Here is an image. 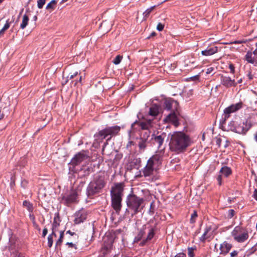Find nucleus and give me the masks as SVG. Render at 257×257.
<instances>
[{
  "instance_id": "864d4df0",
  "label": "nucleus",
  "mask_w": 257,
  "mask_h": 257,
  "mask_svg": "<svg viewBox=\"0 0 257 257\" xmlns=\"http://www.w3.org/2000/svg\"><path fill=\"white\" fill-rule=\"evenodd\" d=\"M237 254H238V252L236 250H234L233 251H232L230 253V256L231 257H235L237 255Z\"/></svg>"
},
{
  "instance_id": "e2e57ef3",
  "label": "nucleus",
  "mask_w": 257,
  "mask_h": 257,
  "mask_svg": "<svg viewBox=\"0 0 257 257\" xmlns=\"http://www.w3.org/2000/svg\"><path fill=\"white\" fill-rule=\"evenodd\" d=\"M232 43H233V44H240L241 42H240V41H234V42H232Z\"/></svg>"
},
{
  "instance_id": "c9c22d12",
  "label": "nucleus",
  "mask_w": 257,
  "mask_h": 257,
  "mask_svg": "<svg viewBox=\"0 0 257 257\" xmlns=\"http://www.w3.org/2000/svg\"><path fill=\"white\" fill-rule=\"evenodd\" d=\"M122 57L121 56H120V55L116 56L113 60V64H114L115 65L119 64L120 63V62L122 60Z\"/></svg>"
},
{
  "instance_id": "774afa93",
  "label": "nucleus",
  "mask_w": 257,
  "mask_h": 257,
  "mask_svg": "<svg viewBox=\"0 0 257 257\" xmlns=\"http://www.w3.org/2000/svg\"><path fill=\"white\" fill-rule=\"evenodd\" d=\"M82 79V76H80L79 79V82H81Z\"/></svg>"
},
{
  "instance_id": "ddd939ff",
  "label": "nucleus",
  "mask_w": 257,
  "mask_h": 257,
  "mask_svg": "<svg viewBox=\"0 0 257 257\" xmlns=\"http://www.w3.org/2000/svg\"><path fill=\"white\" fill-rule=\"evenodd\" d=\"M87 216L86 211L82 209L77 211L74 214V222L75 224H79L86 220Z\"/></svg>"
},
{
  "instance_id": "f257e3e1",
  "label": "nucleus",
  "mask_w": 257,
  "mask_h": 257,
  "mask_svg": "<svg viewBox=\"0 0 257 257\" xmlns=\"http://www.w3.org/2000/svg\"><path fill=\"white\" fill-rule=\"evenodd\" d=\"M191 145V140L188 136L181 132H174L171 135L169 148L176 154L184 152Z\"/></svg>"
},
{
  "instance_id": "f3484780",
  "label": "nucleus",
  "mask_w": 257,
  "mask_h": 257,
  "mask_svg": "<svg viewBox=\"0 0 257 257\" xmlns=\"http://www.w3.org/2000/svg\"><path fill=\"white\" fill-rule=\"evenodd\" d=\"M220 81L221 84L226 87H230L232 86H235L236 84L234 79H231L229 76L224 75L221 76Z\"/></svg>"
},
{
  "instance_id": "a878e982",
  "label": "nucleus",
  "mask_w": 257,
  "mask_h": 257,
  "mask_svg": "<svg viewBox=\"0 0 257 257\" xmlns=\"http://www.w3.org/2000/svg\"><path fill=\"white\" fill-rule=\"evenodd\" d=\"M232 173L231 169L227 166L222 167L220 170L219 173L224 176L227 177Z\"/></svg>"
},
{
  "instance_id": "a211bd4d",
  "label": "nucleus",
  "mask_w": 257,
  "mask_h": 257,
  "mask_svg": "<svg viewBox=\"0 0 257 257\" xmlns=\"http://www.w3.org/2000/svg\"><path fill=\"white\" fill-rule=\"evenodd\" d=\"M164 120L167 122H171L174 125L178 126L179 122L177 117V111H171L165 118Z\"/></svg>"
},
{
  "instance_id": "37998d69",
  "label": "nucleus",
  "mask_w": 257,
  "mask_h": 257,
  "mask_svg": "<svg viewBox=\"0 0 257 257\" xmlns=\"http://www.w3.org/2000/svg\"><path fill=\"white\" fill-rule=\"evenodd\" d=\"M3 106V102H2V97L0 96V120L3 119L4 117V114L2 111V108Z\"/></svg>"
},
{
  "instance_id": "09e8293b",
  "label": "nucleus",
  "mask_w": 257,
  "mask_h": 257,
  "mask_svg": "<svg viewBox=\"0 0 257 257\" xmlns=\"http://www.w3.org/2000/svg\"><path fill=\"white\" fill-rule=\"evenodd\" d=\"M229 68L230 70V72L232 74L234 73V67L233 64H231L229 65Z\"/></svg>"
},
{
  "instance_id": "72a5a7b5",
  "label": "nucleus",
  "mask_w": 257,
  "mask_h": 257,
  "mask_svg": "<svg viewBox=\"0 0 257 257\" xmlns=\"http://www.w3.org/2000/svg\"><path fill=\"white\" fill-rule=\"evenodd\" d=\"M155 6H153L148 9L145 11V12L143 13L144 18L146 19L149 16L150 14L152 12V11L155 8Z\"/></svg>"
},
{
  "instance_id": "69168bd1",
  "label": "nucleus",
  "mask_w": 257,
  "mask_h": 257,
  "mask_svg": "<svg viewBox=\"0 0 257 257\" xmlns=\"http://www.w3.org/2000/svg\"><path fill=\"white\" fill-rule=\"evenodd\" d=\"M33 19L35 21H36L37 20V17L36 16H35L34 17H33Z\"/></svg>"
},
{
  "instance_id": "4be33fe9",
  "label": "nucleus",
  "mask_w": 257,
  "mask_h": 257,
  "mask_svg": "<svg viewBox=\"0 0 257 257\" xmlns=\"http://www.w3.org/2000/svg\"><path fill=\"white\" fill-rule=\"evenodd\" d=\"M94 137L100 140H103L104 139H107L109 137V135L107 133V131L106 127L99 131L97 133L95 134Z\"/></svg>"
},
{
  "instance_id": "58836bf2",
  "label": "nucleus",
  "mask_w": 257,
  "mask_h": 257,
  "mask_svg": "<svg viewBox=\"0 0 257 257\" xmlns=\"http://www.w3.org/2000/svg\"><path fill=\"white\" fill-rule=\"evenodd\" d=\"M195 249V248L193 247H188V254L189 257H194V251Z\"/></svg>"
},
{
  "instance_id": "5701e85b",
  "label": "nucleus",
  "mask_w": 257,
  "mask_h": 257,
  "mask_svg": "<svg viewBox=\"0 0 257 257\" xmlns=\"http://www.w3.org/2000/svg\"><path fill=\"white\" fill-rule=\"evenodd\" d=\"M161 110L160 107L156 104H153L150 108L149 114L153 116H156L158 115Z\"/></svg>"
},
{
  "instance_id": "f704fd0d",
  "label": "nucleus",
  "mask_w": 257,
  "mask_h": 257,
  "mask_svg": "<svg viewBox=\"0 0 257 257\" xmlns=\"http://www.w3.org/2000/svg\"><path fill=\"white\" fill-rule=\"evenodd\" d=\"M77 74H78V72H75L73 74H69L67 76V77L65 82H63L62 83L63 85H64V84H66L69 79H73L74 77L76 76L77 75Z\"/></svg>"
},
{
  "instance_id": "6e6552de",
  "label": "nucleus",
  "mask_w": 257,
  "mask_h": 257,
  "mask_svg": "<svg viewBox=\"0 0 257 257\" xmlns=\"http://www.w3.org/2000/svg\"><path fill=\"white\" fill-rule=\"evenodd\" d=\"M231 235L234 240L238 243L245 242L249 237L248 230L239 226L235 227L231 232Z\"/></svg>"
},
{
  "instance_id": "6ab92c4d",
  "label": "nucleus",
  "mask_w": 257,
  "mask_h": 257,
  "mask_svg": "<svg viewBox=\"0 0 257 257\" xmlns=\"http://www.w3.org/2000/svg\"><path fill=\"white\" fill-rule=\"evenodd\" d=\"M106 128L109 135L107 141H110L113 137L117 135L120 130V127L117 125L106 127Z\"/></svg>"
},
{
  "instance_id": "6e6d98bb",
  "label": "nucleus",
  "mask_w": 257,
  "mask_h": 257,
  "mask_svg": "<svg viewBox=\"0 0 257 257\" xmlns=\"http://www.w3.org/2000/svg\"><path fill=\"white\" fill-rule=\"evenodd\" d=\"M66 245H68L70 247H75V248H76V247H75V244L73 243L72 242H67Z\"/></svg>"
},
{
  "instance_id": "4c0bfd02",
  "label": "nucleus",
  "mask_w": 257,
  "mask_h": 257,
  "mask_svg": "<svg viewBox=\"0 0 257 257\" xmlns=\"http://www.w3.org/2000/svg\"><path fill=\"white\" fill-rule=\"evenodd\" d=\"M257 250V242L256 243L249 248L248 250V255H251Z\"/></svg>"
},
{
  "instance_id": "0eeeda50",
  "label": "nucleus",
  "mask_w": 257,
  "mask_h": 257,
  "mask_svg": "<svg viewBox=\"0 0 257 257\" xmlns=\"http://www.w3.org/2000/svg\"><path fill=\"white\" fill-rule=\"evenodd\" d=\"M144 201V198L138 197L134 194L127 195L126 203L128 209L133 212L132 216L141 211L143 208L142 204Z\"/></svg>"
},
{
  "instance_id": "a19ab883",
  "label": "nucleus",
  "mask_w": 257,
  "mask_h": 257,
  "mask_svg": "<svg viewBox=\"0 0 257 257\" xmlns=\"http://www.w3.org/2000/svg\"><path fill=\"white\" fill-rule=\"evenodd\" d=\"M45 0H38L37 2V6L39 9H42L45 4Z\"/></svg>"
},
{
  "instance_id": "473e14b6",
  "label": "nucleus",
  "mask_w": 257,
  "mask_h": 257,
  "mask_svg": "<svg viewBox=\"0 0 257 257\" xmlns=\"http://www.w3.org/2000/svg\"><path fill=\"white\" fill-rule=\"evenodd\" d=\"M64 230L60 231L59 238L58 239V240L57 241V242L56 243V246H60L61 244V243L63 241V237H64Z\"/></svg>"
},
{
  "instance_id": "393cba45",
  "label": "nucleus",
  "mask_w": 257,
  "mask_h": 257,
  "mask_svg": "<svg viewBox=\"0 0 257 257\" xmlns=\"http://www.w3.org/2000/svg\"><path fill=\"white\" fill-rule=\"evenodd\" d=\"M91 168L87 167V168H83L79 170L78 172V176L80 178L85 177L88 176L91 172Z\"/></svg>"
},
{
  "instance_id": "8fccbe9b",
  "label": "nucleus",
  "mask_w": 257,
  "mask_h": 257,
  "mask_svg": "<svg viewBox=\"0 0 257 257\" xmlns=\"http://www.w3.org/2000/svg\"><path fill=\"white\" fill-rule=\"evenodd\" d=\"M48 233V229L47 228H44L43 230L42 236L45 237Z\"/></svg>"
},
{
  "instance_id": "423d86ee",
  "label": "nucleus",
  "mask_w": 257,
  "mask_h": 257,
  "mask_svg": "<svg viewBox=\"0 0 257 257\" xmlns=\"http://www.w3.org/2000/svg\"><path fill=\"white\" fill-rule=\"evenodd\" d=\"M104 177L98 175L94 177L88 184L86 189L88 196H92L99 193L105 185Z\"/></svg>"
},
{
  "instance_id": "338daca9",
  "label": "nucleus",
  "mask_w": 257,
  "mask_h": 257,
  "mask_svg": "<svg viewBox=\"0 0 257 257\" xmlns=\"http://www.w3.org/2000/svg\"><path fill=\"white\" fill-rule=\"evenodd\" d=\"M34 224L36 226V227L38 228V229L39 230H40V228H38V226L37 225H36V224L35 223V222H34Z\"/></svg>"
},
{
  "instance_id": "c85d7f7f",
  "label": "nucleus",
  "mask_w": 257,
  "mask_h": 257,
  "mask_svg": "<svg viewBox=\"0 0 257 257\" xmlns=\"http://www.w3.org/2000/svg\"><path fill=\"white\" fill-rule=\"evenodd\" d=\"M23 206L26 208V209L30 212H32L33 211V206L32 203H31L30 202L25 200L23 201Z\"/></svg>"
},
{
  "instance_id": "13d9d810",
  "label": "nucleus",
  "mask_w": 257,
  "mask_h": 257,
  "mask_svg": "<svg viewBox=\"0 0 257 257\" xmlns=\"http://www.w3.org/2000/svg\"><path fill=\"white\" fill-rule=\"evenodd\" d=\"M221 142V139L220 138H218L216 140V144L218 145V147H220V144Z\"/></svg>"
},
{
  "instance_id": "39448f33",
  "label": "nucleus",
  "mask_w": 257,
  "mask_h": 257,
  "mask_svg": "<svg viewBox=\"0 0 257 257\" xmlns=\"http://www.w3.org/2000/svg\"><path fill=\"white\" fill-rule=\"evenodd\" d=\"M252 123V117L250 116L246 119H237L231 121L228 126L231 131L239 134L244 135L251 127Z\"/></svg>"
},
{
  "instance_id": "e433bc0d",
  "label": "nucleus",
  "mask_w": 257,
  "mask_h": 257,
  "mask_svg": "<svg viewBox=\"0 0 257 257\" xmlns=\"http://www.w3.org/2000/svg\"><path fill=\"white\" fill-rule=\"evenodd\" d=\"M10 24L8 22V21L6 22V23L4 25V27L2 28V30H0V35L1 34H3L5 31H6L7 29H8L10 27Z\"/></svg>"
},
{
  "instance_id": "7ed1b4c3",
  "label": "nucleus",
  "mask_w": 257,
  "mask_h": 257,
  "mask_svg": "<svg viewBox=\"0 0 257 257\" xmlns=\"http://www.w3.org/2000/svg\"><path fill=\"white\" fill-rule=\"evenodd\" d=\"M157 226L149 224H144L138 229L137 235L135 237L134 242L139 243V245L143 246L147 245L154 237L157 232Z\"/></svg>"
},
{
  "instance_id": "ea45409f",
  "label": "nucleus",
  "mask_w": 257,
  "mask_h": 257,
  "mask_svg": "<svg viewBox=\"0 0 257 257\" xmlns=\"http://www.w3.org/2000/svg\"><path fill=\"white\" fill-rule=\"evenodd\" d=\"M197 217V214L196 211H194V212L191 214V218H190V223H194L195 222L196 218Z\"/></svg>"
},
{
  "instance_id": "49530a36",
  "label": "nucleus",
  "mask_w": 257,
  "mask_h": 257,
  "mask_svg": "<svg viewBox=\"0 0 257 257\" xmlns=\"http://www.w3.org/2000/svg\"><path fill=\"white\" fill-rule=\"evenodd\" d=\"M234 215V211L233 209H230L228 212V217L229 218L232 217Z\"/></svg>"
},
{
  "instance_id": "cd10ccee",
  "label": "nucleus",
  "mask_w": 257,
  "mask_h": 257,
  "mask_svg": "<svg viewBox=\"0 0 257 257\" xmlns=\"http://www.w3.org/2000/svg\"><path fill=\"white\" fill-rule=\"evenodd\" d=\"M29 19V17L25 14L23 17L22 22L21 24L20 28L22 29H24L28 24Z\"/></svg>"
},
{
  "instance_id": "c756f323",
  "label": "nucleus",
  "mask_w": 257,
  "mask_h": 257,
  "mask_svg": "<svg viewBox=\"0 0 257 257\" xmlns=\"http://www.w3.org/2000/svg\"><path fill=\"white\" fill-rule=\"evenodd\" d=\"M151 132L150 130L142 131L141 133L140 138L143 139L148 140L150 136Z\"/></svg>"
},
{
  "instance_id": "603ef678",
  "label": "nucleus",
  "mask_w": 257,
  "mask_h": 257,
  "mask_svg": "<svg viewBox=\"0 0 257 257\" xmlns=\"http://www.w3.org/2000/svg\"><path fill=\"white\" fill-rule=\"evenodd\" d=\"M214 70V68L213 67H209L207 69V71H206V74H210Z\"/></svg>"
},
{
  "instance_id": "79ce46f5",
  "label": "nucleus",
  "mask_w": 257,
  "mask_h": 257,
  "mask_svg": "<svg viewBox=\"0 0 257 257\" xmlns=\"http://www.w3.org/2000/svg\"><path fill=\"white\" fill-rule=\"evenodd\" d=\"M112 245V241L111 240L110 241V242L108 244H104L102 248L103 249H105L106 251L110 249Z\"/></svg>"
},
{
  "instance_id": "f8f14e48",
  "label": "nucleus",
  "mask_w": 257,
  "mask_h": 257,
  "mask_svg": "<svg viewBox=\"0 0 257 257\" xmlns=\"http://www.w3.org/2000/svg\"><path fill=\"white\" fill-rule=\"evenodd\" d=\"M88 156L84 151H81L76 154L71 159L70 164L73 167L80 164L82 161L87 159Z\"/></svg>"
},
{
  "instance_id": "1a4fd4ad",
  "label": "nucleus",
  "mask_w": 257,
  "mask_h": 257,
  "mask_svg": "<svg viewBox=\"0 0 257 257\" xmlns=\"http://www.w3.org/2000/svg\"><path fill=\"white\" fill-rule=\"evenodd\" d=\"M77 194L75 190H68L63 195L62 201L67 205L77 202Z\"/></svg>"
},
{
  "instance_id": "7c9ffc66",
  "label": "nucleus",
  "mask_w": 257,
  "mask_h": 257,
  "mask_svg": "<svg viewBox=\"0 0 257 257\" xmlns=\"http://www.w3.org/2000/svg\"><path fill=\"white\" fill-rule=\"evenodd\" d=\"M56 232H54V234H53L52 232V233L48 236V246L49 247H52L53 243V236L56 237Z\"/></svg>"
},
{
  "instance_id": "c03bdc74",
  "label": "nucleus",
  "mask_w": 257,
  "mask_h": 257,
  "mask_svg": "<svg viewBox=\"0 0 257 257\" xmlns=\"http://www.w3.org/2000/svg\"><path fill=\"white\" fill-rule=\"evenodd\" d=\"M13 257H24L23 255L18 251H15L13 252Z\"/></svg>"
},
{
  "instance_id": "5fc2aeb1",
  "label": "nucleus",
  "mask_w": 257,
  "mask_h": 257,
  "mask_svg": "<svg viewBox=\"0 0 257 257\" xmlns=\"http://www.w3.org/2000/svg\"><path fill=\"white\" fill-rule=\"evenodd\" d=\"M174 257H186V254L184 253H179L177 254Z\"/></svg>"
},
{
  "instance_id": "4468645a",
  "label": "nucleus",
  "mask_w": 257,
  "mask_h": 257,
  "mask_svg": "<svg viewBox=\"0 0 257 257\" xmlns=\"http://www.w3.org/2000/svg\"><path fill=\"white\" fill-rule=\"evenodd\" d=\"M178 106L177 101L172 99H167L164 101V108L168 110L178 111Z\"/></svg>"
},
{
  "instance_id": "9d476101",
  "label": "nucleus",
  "mask_w": 257,
  "mask_h": 257,
  "mask_svg": "<svg viewBox=\"0 0 257 257\" xmlns=\"http://www.w3.org/2000/svg\"><path fill=\"white\" fill-rule=\"evenodd\" d=\"M136 125L140 127L142 131L150 130L153 127L152 120L151 119L146 120L141 122L136 120L132 124L131 129L132 132H134L135 130H137L136 127Z\"/></svg>"
},
{
  "instance_id": "680f3d73",
  "label": "nucleus",
  "mask_w": 257,
  "mask_h": 257,
  "mask_svg": "<svg viewBox=\"0 0 257 257\" xmlns=\"http://www.w3.org/2000/svg\"><path fill=\"white\" fill-rule=\"evenodd\" d=\"M30 217L31 218H32L33 220H35V217L33 215L30 214Z\"/></svg>"
},
{
  "instance_id": "412c9836",
  "label": "nucleus",
  "mask_w": 257,
  "mask_h": 257,
  "mask_svg": "<svg viewBox=\"0 0 257 257\" xmlns=\"http://www.w3.org/2000/svg\"><path fill=\"white\" fill-rule=\"evenodd\" d=\"M232 245L226 241L223 242L220 246V254H226L227 253L231 248Z\"/></svg>"
},
{
  "instance_id": "052dcab7",
  "label": "nucleus",
  "mask_w": 257,
  "mask_h": 257,
  "mask_svg": "<svg viewBox=\"0 0 257 257\" xmlns=\"http://www.w3.org/2000/svg\"><path fill=\"white\" fill-rule=\"evenodd\" d=\"M248 78H249V79H252V75H251V73H250V72H249V73H248Z\"/></svg>"
},
{
  "instance_id": "0e129e2a",
  "label": "nucleus",
  "mask_w": 257,
  "mask_h": 257,
  "mask_svg": "<svg viewBox=\"0 0 257 257\" xmlns=\"http://www.w3.org/2000/svg\"><path fill=\"white\" fill-rule=\"evenodd\" d=\"M254 139H255V140L257 142V132L255 134Z\"/></svg>"
},
{
  "instance_id": "de8ad7c7",
  "label": "nucleus",
  "mask_w": 257,
  "mask_h": 257,
  "mask_svg": "<svg viewBox=\"0 0 257 257\" xmlns=\"http://www.w3.org/2000/svg\"><path fill=\"white\" fill-rule=\"evenodd\" d=\"M221 174L219 175L217 177V180L218 181V183L219 185H221L222 183V177Z\"/></svg>"
},
{
  "instance_id": "bb28decb",
  "label": "nucleus",
  "mask_w": 257,
  "mask_h": 257,
  "mask_svg": "<svg viewBox=\"0 0 257 257\" xmlns=\"http://www.w3.org/2000/svg\"><path fill=\"white\" fill-rule=\"evenodd\" d=\"M148 143V140H145L140 138L138 142V146L140 150L144 151L147 147V144Z\"/></svg>"
},
{
  "instance_id": "3c124183",
  "label": "nucleus",
  "mask_w": 257,
  "mask_h": 257,
  "mask_svg": "<svg viewBox=\"0 0 257 257\" xmlns=\"http://www.w3.org/2000/svg\"><path fill=\"white\" fill-rule=\"evenodd\" d=\"M199 79V75H196L195 76L190 77V79H191L192 80H194V81L198 80Z\"/></svg>"
},
{
  "instance_id": "9b49d317",
  "label": "nucleus",
  "mask_w": 257,
  "mask_h": 257,
  "mask_svg": "<svg viewBox=\"0 0 257 257\" xmlns=\"http://www.w3.org/2000/svg\"><path fill=\"white\" fill-rule=\"evenodd\" d=\"M243 106V103L241 101H239L235 104H233L228 107H226L224 110V120L227 119L230 116V114L231 113L236 112V111L241 109Z\"/></svg>"
},
{
  "instance_id": "20e7f679",
  "label": "nucleus",
  "mask_w": 257,
  "mask_h": 257,
  "mask_svg": "<svg viewBox=\"0 0 257 257\" xmlns=\"http://www.w3.org/2000/svg\"><path fill=\"white\" fill-rule=\"evenodd\" d=\"M124 184L118 183L114 184L111 188L110 196L111 205L116 212H118L121 208L122 197L123 195Z\"/></svg>"
},
{
  "instance_id": "dca6fc26",
  "label": "nucleus",
  "mask_w": 257,
  "mask_h": 257,
  "mask_svg": "<svg viewBox=\"0 0 257 257\" xmlns=\"http://www.w3.org/2000/svg\"><path fill=\"white\" fill-rule=\"evenodd\" d=\"M211 230L212 227L211 226H207L205 228L203 234L200 237V241L202 242H205L206 240H210L212 238Z\"/></svg>"
},
{
  "instance_id": "4d7b16f0",
  "label": "nucleus",
  "mask_w": 257,
  "mask_h": 257,
  "mask_svg": "<svg viewBox=\"0 0 257 257\" xmlns=\"http://www.w3.org/2000/svg\"><path fill=\"white\" fill-rule=\"evenodd\" d=\"M253 197L257 201V190L256 189L253 192Z\"/></svg>"
},
{
  "instance_id": "2eb2a0df",
  "label": "nucleus",
  "mask_w": 257,
  "mask_h": 257,
  "mask_svg": "<svg viewBox=\"0 0 257 257\" xmlns=\"http://www.w3.org/2000/svg\"><path fill=\"white\" fill-rule=\"evenodd\" d=\"M166 137V134L162 133L160 135H153L152 140L154 145L157 146L158 149H161Z\"/></svg>"
},
{
  "instance_id": "f03ea898",
  "label": "nucleus",
  "mask_w": 257,
  "mask_h": 257,
  "mask_svg": "<svg viewBox=\"0 0 257 257\" xmlns=\"http://www.w3.org/2000/svg\"><path fill=\"white\" fill-rule=\"evenodd\" d=\"M161 163V156L157 154L153 155L148 160L146 165L142 169V176L151 182L159 179L160 175L158 171Z\"/></svg>"
},
{
  "instance_id": "bf43d9fd",
  "label": "nucleus",
  "mask_w": 257,
  "mask_h": 257,
  "mask_svg": "<svg viewBox=\"0 0 257 257\" xmlns=\"http://www.w3.org/2000/svg\"><path fill=\"white\" fill-rule=\"evenodd\" d=\"M66 233H69V234H70L71 235H73L74 234H75V233L74 232H71L70 230H68L67 232H66Z\"/></svg>"
},
{
  "instance_id": "b1692460",
  "label": "nucleus",
  "mask_w": 257,
  "mask_h": 257,
  "mask_svg": "<svg viewBox=\"0 0 257 257\" xmlns=\"http://www.w3.org/2000/svg\"><path fill=\"white\" fill-rule=\"evenodd\" d=\"M60 221L61 220L59 214H55L52 224V230L53 234H54V232H56L58 231V228L59 226Z\"/></svg>"
},
{
  "instance_id": "aec40b11",
  "label": "nucleus",
  "mask_w": 257,
  "mask_h": 257,
  "mask_svg": "<svg viewBox=\"0 0 257 257\" xmlns=\"http://www.w3.org/2000/svg\"><path fill=\"white\" fill-rule=\"evenodd\" d=\"M218 51V47L216 46H213L208 47L206 50L201 51V54L203 56H208L212 55Z\"/></svg>"
},
{
  "instance_id": "a18cd8bd",
  "label": "nucleus",
  "mask_w": 257,
  "mask_h": 257,
  "mask_svg": "<svg viewBox=\"0 0 257 257\" xmlns=\"http://www.w3.org/2000/svg\"><path fill=\"white\" fill-rule=\"evenodd\" d=\"M164 28V25L161 24V23H159L158 24L157 26V29L159 31H161L163 30Z\"/></svg>"
},
{
  "instance_id": "2f4dec72",
  "label": "nucleus",
  "mask_w": 257,
  "mask_h": 257,
  "mask_svg": "<svg viewBox=\"0 0 257 257\" xmlns=\"http://www.w3.org/2000/svg\"><path fill=\"white\" fill-rule=\"evenodd\" d=\"M57 1L56 0L51 1L46 6V9L48 10H53L55 9Z\"/></svg>"
}]
</instances>
